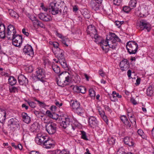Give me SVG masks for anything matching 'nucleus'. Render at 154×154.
I'll return each mask as SVG.
<instances>
[{
  "label": "nucleus",
  "mask_w": 154,
  "mask_h": 154,
  "mask_svg": "<svg viewBox=\"0 0 154 154\" xmlns=\"http://www.w3.org/2000/svg\"><path fill=\"white\" fill-rule=\"evenodd\" d=\"M87 32L88 34L92 38H94L96 42H98L99 40L101 39V37L97 34V30L94 25H91L88 26Z\"/></svg>",
  "instance_id": "obj_1"
},
{
  "label": "nucleus",
  "mask_w": 154,
  "mask_h": 154,
  "mask_svg": "<svg viewBox=\"0 0 154 154\" xmlns=\"http://www.w3.org/2000/svg\"><path fill=\"white\" fill-rule=\"evenodd\" d=\"M126 47L128 52L130 54H135L138 48L137 43L133 41H129L128 42Z\"/></svg>",
  "instance_id": "obj_2"
},
{
  "label": "nucleus",
  "mask_w": 154,
  "mask_h": 154,
  "mask_svg": "<svg viewBox=\"0 0 154 154\" xmlns=\"http://www.w3.org/2000/svg\"><path fill=\"white\" fill-rule=\"evenodd\" d=\"M69 76H70V75L67 71H64L60 74L58 75V78L56 79L57 85L60 86H64L65 81L66 80H64V78L65 77H69Z\"/></svg>",
  "instance_id": "obj_3"
},
{
  "label": "nucleus",
  "mask_w": 154,
  "mask_h": 154,
  "mask_svg": "<svg viewBox=\"0 0 154 154\" xmlns=\"http://www.w3.org/2000/svg\"><path fill=\"white\" fill-rule=\"evenodd\" d=\"M60 5L57 2H51L48 7V10L53 15H56L59 12Z\"/></svg>",
  "instance_id": "obj_4"
},
{
  "label": "nucleus",
  "mask_w": 154,
  "mask_h": 154,
  "mask_svg": "<svg viewBox=\"0 0 154 154\" xmlns=\"http://www.w3.org/2000/svg\"><path fill=\"white\" fill-rule=\"evenodd\" d=\"M48 137L45 134L39 133L35 138V142L38 144L42 146L45 141L48 139Z\"/></svg>",
  "instance_id": "obj_5"
},
{
  "label": "nucleus",
  "mask_w": 154,
  "mask_h": 154,
  "mask_svg": "<svg viewBox=\"0 0 154 154\" xmlns=\"http://www.w3.org/2000/svg\"><path fill=\"white\" fill-rule=\"evenodd\" d=\"M36 76L37 79L42 82L45 81L46 77V73L45 71L41 68H38L36 71Z\"/></svg>",
  "instance_id": "obj_6"
},
{
  "label": "nucleus",
  "mask_w": 154,
  "mask_h": 154,
  "mask_svg": "<svg viewBox=\"0 0 154 154\" xmlns=\"http://www.w3.org/2000/svg\"><path fill=\"white\" fill-rule=\"evenodd\" d=\"M56 124L54 123H48L45 126L46 130L48 133L50 134H53L56 131Z\"/></svg>",
  "instance_id": "obj_7"
},
{
  "label": "nucleus",
  "mask_w": 154,
  "mask_h": 154,
  "mask_svg": "<svg viewBox=\"0 0 154 154\" xmlns=\"http://www.w3.org/2000/svg\"><path fill=\"white\" fill-rule=\"evenodd\" d=\"M60 118V119L62 120V122L60 123V125L64 129L68 128L71 122V119L68 116H63L61 118Z\"/></svg>",
  "instance_id": "obj_8"
},
{
  "label": "nucleus",
  "mask_w": 154,
  "mask_h": 154,
  "mask_svg": "<svg viewBox=\"0 0 154 154\" xmlns=\"http://www.w3.org/2000/svg\"><path fill=\"white\" fill-rule=\"evenodd\" d=\"M11 40L12 41V44L16 47H20L22 42V37L19 35H16Z\"/></svg>",
  "instance_id": "obj_9"
},
{
  "label": "nucleus",
  "mask_w": 154,
  "mask_h": 154,
  "mask_svg": "<svg viewBox=\"0 0 154 154\" xmlns=\"http://www.w3.org/2000/svg\"><path fill=\"white\" fill-rule=\"evenodd\" d=\"M139 26L141 30L145 29L148 32L151 29L150 24L145 20H142L140 21Z\"/></svg>",
  "instance_id": "obj_10"
},
{
  "label": "nucleus",
  "mask_w": 154,
  "mask_h": 154,
  "mask_svg": "<svg viewBox=\"0 0 154 154\" xmlns=\"http://www.w3.org/2000/svg\"><path fill=\"white\" fill-rule=\"evenodd\" d=\"M10 127L11 129L18 128L19 126V123L18 120L15 118H12L9 121Z\"/></svg>",
  "instance_id": "obj_11"
},
{
  "label": "nucleus",
  "mask_w": 154,
  "mask_h": 154,
  "mask_svg": "<svg viewBox=\"0 0 154 154\" xmlns=\"http://www.w3.org/2000/svg\"><path fill=\"white\" fill-rule=\"evenodd\" d=\"M101 4L95 0H91L89 2V6L95 11H98L100 8Z\"/></svg>",
  "instance_id": "obj_12"
},
{
  "label": "nucleus",
  "mask_w": 154,
  "mask_h": 154,
  "mask_svg": "<svg viewBox=\"0 0 154 154\" xmlns=\"http://www.w3.org/2000/svg\"><path fill=\"white\" fill-rule=\"evenodd\" d=\"M23 52L26 54L30 56H32L34 54L33 50L32 47L29 45L24 46L23 49Z\"/></svg>",
  "instance_id": "obj_13"
},
{
  "label": "nucleus",
  "mask_w": 154,
  "mask_h": 154,
  "mask_svg": "<svg viewBox=\"0 0 154 154\" xmlns=\"http://www.w3.org/2000/svg\"><path fill=\"white\" fill-rule=\"evenodd\" d=\"M38 17L42 20L45 22H48L52 20L51 16L46 13H41L38 15Z\"/></svg>",
  "instance_id": "obj_14"
},
{
  "label": "nucleus",
  "mask_w": 154,
  "mask_h": 154,
  "mask_svg": "<svg viewBox=\"0 0 154 154\" xmlns=\"http://www.w3.org/2000/svg\"><path fill=\"white\" fill-rule=\"evenodd\" d=\"M64 51L60 48L57 49L55 54L58 59V61L65 59L64 55Z\"/></svg>",
  "instance_id": "obj_15"
},
{
  "label": "nucleus",
  "mask_w": 154,
  "mask_h": 154,
  "mask_svg": "<svg viewBox=\"0 0 154 154\" xmlns=\"http://www.w3.org/2000/svg\"><path fill=\"white\" fill-rule=\"evenodd\" d=\"M129 62L126 59H124L121 61L120 63V66L121 69L123 71H125L129 67Z\"/></svg>",
  "instance_id": "obj_16"
},
{
  "label": "nucleus",
  "mask_w": 154,
  "mask_h": 154,
  "mask_svg": "<svg viewBox=\"0 0 154 154\" xmlns=\"http://www.w3.org/2000/svg\"><path fill=\"white\" fill-rule=\"evenodd\" d=\"M45 140L43 145L44 147L49 149L52 147L54 145V142L52 140L48 137V139Z\"/></svg>",
  "instance_id": "obj_17"
},
{
  "label": "nucleus",
  "mask_w": 154,
  "mask_h": 154,
  "mask_svg": "<svg viewBox=\"0 0 154 154\" xmlns=\"http://www.w3.org/2000/svg\"><path fill=\"white\" fill-rule=\"evenodd\" d=\"M18 79L20 85H25L28 83V80L23 75H21L19 76Z\"/></svg>",
  "instance_id": "obj_18"
},
{
  "label": "nucleus",
  "mask_w": 154,
  "mask_h": 154,
  "mask_svg": "<svg viewBox=\"0 0 154 154\" xmlns=\"http://www.w3.org/2000/svg\"><path fill=\"white\" fill-rule=\"evenodd\" d=\"M88 123L91 127L93 128H95L98 124V122L94 117L91 116L89 118Z\"/></svg>",
  "instance_id": "obj_19"
},
{
  "label": "nucleus",
  "mask_w": 154,
  "mask_h": 154,
  "mask_svg": "<svg viewBox=\"0 0 154 154\" xmlns=\"http://www.w3.org/2000/svg\"><path fill=\"white\" fill-rule=\"evenodd\" d=\"M5 25L2 23L1 19H0V37L4 38L5 37Z\"/></svg>",
  "instance_id": "obj_20"
},
{
  "label": "nucleus",
  "mask_w": 154,
  "mask_h": 154,
  "mask_svg": "<svg viewBox=\"0 0 154 154\" xmlns=\"http://www.w3.org/2000/svg\"><path fill=\"white\" fill-rule=\"evenodd\" d=\"M108 37L106 38V40L104 41V40H102V38L101 40H99L98 42H96L97 43H100V46L103 50H104V48L103 46H109V40L108 39Z\"/></svg>",
  "instance_id": "obj_21"
},
{
  "label": "nucleus",
  "mask_w": 154,
  "mask_h": 154,
  "mask_svg": "<svg viewBox=\"0 0 154 154\" xmlns=\"http://www.w3.org/2000/svg\"><path fill=\"white\" fill-rule=\"evenodd\" d=\"M67 8L63 2L60 6L59 12L63 14H67Z\"/></svg>",
  "instance_id": "obj_22"
},
{
  "label": "nucleus",
  "mask_w": 154,
  "mask_h": 154,
  "mask_svg": "<svg viewBox=\"0 0 154 154\" xmlns=\"http://www.w3.org/2000/svg\"><path fill=\"white\" fill-rule=\"evenodd\" d=\"M124 141L126 144L129 146H133L134 144L133 139L128 137H126L125 138Z\"/></svg>",
  "instance_id": "obj_23"
},
{
  "label": "nucleus",
  "mask_w": 154,
  "mask_h": 154,
  "mask_svg": "<svg viewBox=\"0 0 154 154\" xmlns=\"http://www.w3.org/2000/svg\"><path fill=\"white\" fill-rule=\"evenodd\" d=\"M120 118L121 121L127 126V128H130L131 127V123L128 121L126 116H122L120 117Z\"/></svg>",
  "instance_id": "obj_24"
},
{
  "label": "nucleus",
  "mask_w": 154,
  "mask_h": 154,
  "mask_svg": "<svg viewBox=\"0 0 154 154\" xmlns=\"http://www.w3.org/2000/svg\"><path fill=\"white\" fill-rule=\"evenodd\" d=\"M23 120L25 122L28 124L30 122L31 119L28 114L25 112H23L22 114Z\"/></svg>",
  "instance_id": "obj_25"
},
{
  "label": "nucleus",
  "mask_w": 154,
  "mask_h": 154,
  "mask_svg": "<svg viewBox=\"0 0 154 154\" xmlns=\"http://www.w3.org/2000/svg\"><path fill=\"white\" fill-rule=\"evenodd\" d=\"M73 89L77 90V91L82 94H85L86 92V88L82 86H75L73 88Z\"/></svg>",
  "instance_id": "obj_26"
},
{
  "label": "nucleus",
  "mask_w": 154,
  "mask_h": 154,
  "mask_svg": "<svg viewBox=\"0 0 154 154\" xmlns=\"http://www.w3.org/2000/svg\"><path fill=\"white\" fill-rule=\"evenodd\" d=\"M6 37L8 39L11 40L12 38H14L16 35L17 34H16V33H15L14 32H11L7 31Z\"/></svg>",
  "instance_id": "obj_27"
},
{
  "label": "nucleus",
  "mask_w": 154,
  "mask_h": 154,
  "mask_svg": "<svg viewBox=\"0 0 154 154\" xmlns=\"http://www.w3.org/2000/svg\"><path fill=\"white\" fill-rule=\"evenodd\" d=\"M109 37H108L109 38H108L109 40H115L119 42L121 40L114 33L112 32L110 33Z\"/></svg>",
  "instance_id": "obj_28"
},
{
  "label": "nucleus",
  "mask_w": 154,
  "mask_h": 154,
  "mask_svg": "<svg viewBox=\"0 0 154 154\" xmlns=\"http://www.w3.org/2000/svg\"><path fill=\"white\" fill-rule=\"evenodd\" d=\"M117 41L115 40H109V46L113 49H114L116 48L117 45Z\"/></svg>",
  "instance_id": "obj_29"
},
{
  "label": "nucleus",
  "mask_w": 154,
  "mask_h": 154,
  "mask_svg": "<svg viewBox=\"0 0 154 154\" xmlns=\"http://www.w3.org/2000/svg\"><path fill=\"white\" fill-rule=\"evenodd\" d=\"M75 112L79 116H83L84 115L85 110L82 107H80L76 110Z\"/></svg>",
  "instance_id": "obj_30"
},
{
  "label": "nucleus",
  "mask_w": 154,
  "mask_h": 154,
  "mask_svg": "<svg viewBox=\"0 0 154 154\" xmlns=\"http://www.w3.org/2000/svg\"><path fill=\"white\" fill-rule=\"evenodd\" d=\"M9 13L10 16L14 18H17L19 17L18 14L12 9L9 10Z\"/></svg>",
  "instance_id": "obj_31"
},
{
  "label": "nucleus",
  "mask_w": 154,
  "mask_h": 154,
  "mask_svg": "<svg viewBox=\"0 0 154 154\" xmlns=\"http://www.w3.org/2000/svg\"><path fill=\"white\" fill-rule=\"evenodd\" d=\"M6 117L5 111L4 110L0 109V118L2 121L5 120Z\"/></svg>",
  "instance_id": "obj_32"
},
{
  "label": "nucleus",
  "mask_w": 154,
  "mask_h": 154,
  "mask_svg": "<svg viewBox=\"0 0 154 154\" xmlns=\"http://www.w3.org/2000/svg\"><path fill=\"white\" fill-rule=\"evenodd\" d=\"M52 68L55 73L59 74L60 72V67L55 64H53L52 66Z\"/></svg>",
  "instance_id": "obj_33"
},
{
  "label": "nucleus",
  "mask_w": 154,
  "mask_h": 154,
  "mask_svg": "<svg viewBox=\"0 0 154 154\" xmlns=\"http://www.w3.org/2000/svg\"><path fill=\"white\" fill-rule=\"evenodd\" d=\"M9 84L11 85H13L16 84L17 82L16 80L13 76H10L8 79Z\"/></svg>",
  "instance_id": "obj_34"
},
{
  "label": "nucleus",
  "mask_w": 154,
  "mask_h": 154,
  "mask_svg": "<svg viewBox=\"0 0 154 154\" xmlns=\"http://www.w3.org/2000/svg\"><path fill=\"white\" fill-rule=\"evenodd\" d=\"M80 104L77 101H73L72 103L71 106L73 109L76 110L78 108L80 107Z\"/></svg>",
  "instance_id": "obj_35"
},
{
  "label": "nucleus",
  "mask_w": 154,
  "mask_h": 154,
  "mask_svg": "<svg viewBox=\"0 0 154 154\" xmlns=\"http://www.w3.org/2000/svg\"><path fill=\"white\" fill-rule=\"evenodd\" d=\"M46 114L49 117L52 118L53 119L57 120L58 119V117L57 116L56 118L54 117V116L55 115V114H52L49 110H47L46 111Z\"/></svg>",
  "instance_id": "obj_36"
},
{
  "label": "nucleus",
  "mask_w": 154,
  "mask_h": 154,
  "mask_svg": "<svg viewBox=\"0 0 154 154\" xmlns=\"http://www.w3.org/2000/svg\"><path fill=\"white\" fill-rule=\"evenodd\" d=\"M137 2L135 0H131L129 3V5L131 9H133L135 7Z\"/></svg>",
  "instance_id": "obj_37"
},
{
  "label": "nucleus",
  "mask_w": 154,
  "mask_h": 154,
  "mask_svg": "<svg viewBox=\"0 0 154 154\" xmlns=\"http://www.w3.org/2000/svg\"><path fill=\"white\" fill-rule=\"evenodd\" d=\"M128 117L130 118L129 119V120L131 122V123L132 124H133L134 125H136V121L135 120V119L133 115H131L130 116L129 115V112H128Z\"/></svg>",
  "instance_id": "obj_38"
},
{
  "label": "nucleus",
  "mask_w": 154,
  "mask_h": 154,
  "mask_svg": "<svg viewBox=\"0 0 154 154\" xmlns=\"http://www.w3.org/2000/svg\"><path fill=\"white\" fill-rule=\"evenodd\" d=\"M62 67L65 69L67 68V65L65 59L58 61Z\"/></svg>",
  "instance_id": "obj_39"
},
{
  "label": "nucleus",
  "mask_w": 154,
  "mask_h": 154,
  "mask_svg": "<svg viewBox=\"0 0 154 154\" xmlns=\"http://www.w3.org/2000/svg\"><path fill=\"white\" fill-rule=\"evenodd\" d=\"M152 88V86L149 87L146 90V94L147 95L151 96L153 94Z\"/></svg>",
  "instance_id": "obj_40"
},
{
  "label": "nucleus",
  "mask_w": 154,
  "mask_h": 154,
  "mask_svg": "<svg viewBox=\"0 0 154 154\" xmlns=\"http://www.w3.org/2000/svg\"><path fill=\"white\" fill-rule=\"evenodd\" d=\"M34 112L36 116L39 118H41V117L44 116V114L41 112L34 110Z\"/></svg>",
  "instance_id": "obj_41"
},
{
  "label": "nucleus",
  "mask_w": 154,
  "mask_h": 154,
  "mask_svg": "<svg viewBox=\"0 0 154 154\" xmlns=\"http://www.w3.org/2000/svg\"><path fill=\"white\" fill-rule=\"evenodd\" d=\"M89 95L92 98H95V92L93 89H90L89 91Z\"/></svg>",
  "instance_id": "obj_42"
},
{
  "label": "nucleus",
  "mask_w": 154,
  "mask_h": 154,
  "mask_svg": "<svg viewBox=\"0 0 154 154\" xmlns=\"http://www.w3.org/2000/svg\"><path fill=\"white\" fill-rule=\"evenodd\" d=\"M7 31H8L9 32H14L15 33H16V31L14 27L13 26L11 25H10L8 26Z\"/></svg>",
  "instance_id": "obj_43"
},
{
  "label": "nucleus",
  "mask_w": 154,
  "mask_h": 154,
  "mask_svg": "<svg viewBox=\"0 0 154 154\" xmlns=\"http://www.w3.org/2000/svg\"><path fill=\"white\" fill-rule=\"evenodd\" d=\"M116 139L113 137H109L108 139V141L110 145H113L114 144Z\"/></svg>",
  "instance_id": "obj_44"
},
{
  "label": "nucleus",
  "mask_w": 154,
  "mask_h": 154,
  "mask_svg": "<svg viewBox=\"0 0 154 154\" xmlns=\"http://www.w3.org/2000/svg\"><path fill=\"white\" fill-rule=\"evenodd\" d=\"M55 154H68L67 152L65 150H62L57 149L55 151Z\"/></svg>",
  "instance_id": "obj_45"
},
{
  "label": "nucleus",
  "mask_w": 154,
  "mask_h": 154,
  "mask_svg": "<svg viewBox=\"0 0 154 154\" xmlns=\"http://www.w3.org/2000/svg\"><path fill=\"white\" fill-rule=\"evenodd\" d=\"M82 138L86 140H88L86 133L84 131H81Z\"/></svg>",
  "instance_id": "obj_46"
},
{
  "label": "nucleus",
  "mask_w": 154,
  "mask_h": 154,
  "mask_svg": "<svg viewBox=\"0 0 154 154\" xmlns=\"http://www.w3.org/2000/svg\"><path fill=\"white\" fill-rule=\"evenodd\" d=\"M131 9L129 6H124L122 10L125 12L128 13Z\"/></svg>",
  "instance_id": "obj_47"
},
{
  "label": "nucleus",
  "mask_w": 154,
  "mask_h": 154,
  "mask_svg": "<svg viewBox=\"0 0 154 154\" xmlns=\"http://www.w3.org/2000/svg\"><path fill=\"white\" fill-rule=\"evenodd\" d=\"M49 43L50 45H53L54 48H57V49L59 48V44L57 42H50Z\"/></svg>",
  "instance_id": "obj_48"
},
{
  "label": "nucleus",
  "mask_w": 154,
  "mask_h": 154,
  "mask_svg": "<svg viewBox=\"0 0 154 154\" xmlns=\"http://www.w3.org/2000/svg\"><path fill=\"white\" fill-rule=\"evenodd\" d=\"M27 102L30 106L34 108L36 106V104L33 102L26 101Z\"/></svg>",
  "instance_id": "obj_49"
},
{
  "label": "nucleus",
  "mask_w": 154,
  "mask_h": 154,
  "mask_svg": "<svg viewBox=\"0 0 154 154\" xmlns=\"http://www.w3.org/2000/svg\"><path fill=\"white\" fill-rule=\"evenodd\" d=\"M137 133L138 134L140 135L142 138H144V134L141 129H139L137 131Z\"/></svg>",
  "instance_id": "obj_50"
},
{
  "label": "nucleus",
  "mask_w": 154,
  "mask_h": 154,
  "mask_svg": "<svg viewBox=\"0 0 154 154\" xmlns=\"http://www.w3.org/2000/svg\"><path fill=\"white\" fill-rule=\"evenodd\" d=\"M48 117L46 116L45 115L41 118V119L42 120L43 122L44 123H48Z\"/></svg>",
  "instance_id": "obj_51"
},
{
  "label": "nucleus",
  "mask_w": 154,
  "mask_h": 154,
  "mask_svg": "<svg viewBox=\"0 0 154 154\" xmlns=\"http://www.w3.org/2000/svg\"><path fill=\"white\" fill-rule=\"evenodd\" d=\"M124 23V22L122 21H116L115 22V24L116 26L118 28L120 27L122 24H123Z\"/></svg>",
  "instance_id": "obj_52"
},
{
  "label": "nucleus",
  "mask_w": 154,
  "mask_h": 154,
  "mask_svg": "<svg viewBox=\"0 0 154 154\" xmlns=\"http://www.w3.org/2000/svg\"><path fill=\"white\" fill-rule=\"evenodd\" d=\"M68 128L70 131L72 132L77 128L76 126H74L72 125H71L70 127H69Z\"/></svg>",
  "instance_id": "obj_53"
},
{
  "label": "nucleus",
  "mask_w": 154,
  "mask_h": 154,
  "mask_svg": "<svg viewBox=\"0 0 154 154\" xmlns=\"http://www.w3.org/2000/svg\"><path fill=\"white\" fill-rule=\"evenodd\" d=\"M122 2V0H113V4L117 5H119Z\"/></svg>",
  "instance_id": "obj_54"
},
{
  "label": "nucleus",
  "mask_w": 154,
  "mask_h": 154,
  "mask_svg": "<svg viewBox=\"0 0 154 154\" xmlns=\"http://www.w3.org/2000/svg\"><path fill=\"white\" fill-rule=\"evenodd\" d=\"M37 26L40 27L43 29H45V25L40 21L38 24Z\"/></svg>",
  "instance_id": "obj_55"
},
{
  "label": "nucleus",
  "mask_w": 154,
  "mask_h": 154,
  "mask_svg": "<svg viewBox=\"0 0 154 154\" xmlns=\"http://www.w3.org/2000/svg\"><path fill=\"white\" fill-rule=\"evenodd\" d=\"M70 76H69V77H65L64 78V80H66L65 81V83L64 84H65V86L67 85L68 83L70 82Z\"/></svg>",
  "instance_id": "obj_56"
},
{
  "label": "nucleus",
  "mask_w": 154,
  "mask_h": 154,
  "mask_svg": "<svg viewBox=\"0 0 154 154\" xmlns=\"http://www.w3.org/2000/svg\"><path fill=\"white\" fill-rule=\"evenodd\" d=\"M38 124H33L32 125L31 127V128L34 131L36 130L38 128Z\"/></svg>",
  "instance_id": "obj_57"
},
{
  "label": "nucleus",
  "mask_w": 154,
  "mask_h": 154,
  "mask_svg": "<svg viewBox=\"0 0 154 154\" xmlns=\"http://www.w3.org/2000/svg\"><path fill=\"white\" fill-rule=\"evenodd\" d=\"M112 94L113 95H114L116 96V97H117L119 98H121L122 96L119 94V93H117L115 91H113L112 93Z\"/></svg>",
  "instance_id": "obj_58"
},
{
  "label": "nucleus",
  "mask_w": 154,
  "mask_h": 154,
  "mask_svg": "<svg viewBox=\"0 0 154 154\" xmlns=\"http://www.w3.org/2000/svg\"><path fill=\"white\" fill-rule=\"evenodd\" d=\"M17 88L15 87H12L10 89V90L11 92H15L17 91Z\"/></svg>",
  "instance_id": "obj_59"
},
{
  "label": "nucleus",
  "mask_w": 154,
  "mask_h": 154,
  "mask_svg": "<svg viewBox=\"0 0 154 154\" xmlns=\"http://www.w3.org/2000/svg\"><path fill=\"white\" fill-rule=\"evenodd\" d=\"M39 21L38 20L36 19L33 22H32L33 24V26H38V24L39 22Z\"/></svg>",
  "instance_id": "obj_60"
},
{
  "label": "nucleus",
  "mask_w": 154,
  "mask_h": 154,
  "mask_svg": "<svg viewBox=\"0 0 154 154\" xmlns=\"http://www.w3.org/2000/svg\"><path fill=\"white\" fill-rule=\"evenodd\" d=\"M22 32L25 35L27 36H28L29 35V33L27 32L26 31V30L25 28H23L22 29Z\"/></svg>",
  "instance_id": "obj_61"
},
{
  "label": "nucleus",
  "mask_w": 154,
  "mask_h": 154,
  "mask_svg": "<svg viewBox=\"0 0 154 154\" xmlns=\"http://www.w3.org/2000/svg\"><path fill=\"white\" fill-rule=\"evenodd\" d=\"M29 18L32 21V22H33L36 19V17L33 16H30L29 17Z\"/></svg>",
  "instance_id": "obj_62"
},
{
  "label": "nucleus",
  "mask_w": 154,
  "mask_h": 154,
  "mask_svg": "<svg viewBox=\"0 0 154 154\" xmlns=\"http://www.w3.org/2000/svg\"><path fill=\"white\" fill-rule=\"evenodd\" d=\"M102 118L103 119V120L107 124L108 121V120L107 119L106 116L105 115L103 116Z\"/></svg>",
  "instance_id": "obj_63"
},
{
  "label": "nucleus",
  "mask_w": 154,
  "mask_h": 154,
  "mask_svg": "<svg viewBox=\"0 0 154 154\" xmlns=\"http://www.w3.org/2000/svg\"><path fill=\"white\" fill-rule=\"evenodd\" d=\"M110 98L111 100L113 101H115L117 100L116 96L114 95H113L112 96L110 97Z\"/></svg>",
  "instance_id": "obj_64"
}]
</instances>
